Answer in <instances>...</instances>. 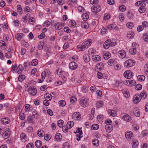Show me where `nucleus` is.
<instances>
[{
    "label": "nucleus",
    "instance_id": "obj_1",
    "mask_svg": "<svg viewBox=\"0 0 148 148\" xmlns=\"http://www.w3.org/2000/svg\"><path fill=\"white\" fill-rule=\"evenodd\" d=\"M92 43V40L89 39L84 42L82 44V46L78 48L81 49L82 51H84L86 49L88 48Z\"/></svg>",
    "mask_w": 148,
    "mask_h": 148
},
{
    "label": "nucleus",
    "instance_id": "obj_2",
    "mask_svg": "<svg viewBox=\"0 0 148 148\" xmlns=\"http://www.w3.org/2000/svg\"><path fill=\"white\" fill-rule=\"evenodd\" d=\"M135 63L133 60H128L125 61L124 63V66L126 67H129L133 66Z\"/></svg>",
    "mask_w": 148,
    "mask_h": 148
},
{
    "label": "nucleus",
    "instance_id": "obj_3",
    "mask_svg": "<svg viewBox=\"0 0 148 148\" xmlns=\"http://www.w3.org/2000/svg\"><path fill=\"white\" fill-rule=\"evenodd\" d=\"M121 115L122 119H124L125 121H126L130 122L132 120L131 116L126 113H122L121 114Z\"/></svg>",
    "mask_w": 148,
    "mask_h": 148
},
{
    "label": "nucleus",
    "instance_id": "obj_4",
    "mask_svg": "<svg viewBox=\"0 0 148 148\" xmlns=\"http://www.w3.org/2000/svg\"><path fill=\"white\" fill-rule=\"evenodd\" d=\"M81 106L83 107H87L88 105V99L87 98H82L79 101Z\"/></svg>",
    "mask_w": 148,
    "mask_h": 148
},
{
    "label": "nucleus",
    "instance_id": "obj_5",
    "mask_svg": "<svg viewBox=\"0 0 148 148\" xmlns=\"http://www.w3.org/2000/svg\"><path fill=\"white\" fill-rule=\"evenodd\" d=\"M27 91H28L29 93L33 96H34L36 95L37 93V90L34 86H30Z\"/></svg>",
    "mask_w": 148,
    "mask_h": 148
},
{
    "label": "nucleus",
    "instance_id": "obj_6",
    "mask_svg": "<svg viewBox=\"0 0 148 148\" xmlns=\"http://www.w3.org/2000/svg\"><path fill=\"white\" fill-rule=\"evenodd\" d=\"M91 10L93 12L97 13L100 11L101 8L99 5H94L92 6Z\"/></svg>",
    "mask_w": 148,
    "mask_h": 148
},
{
    "label": "nucleus",
    "instance_id": "obj_7",
    "mask_svg": "<svg viewBox=\"0 0 148 148\" xmlns=\"http://www.w3.org/2000/svg\"><path fill=\"white\" fill-rule=\"evenodd\" d=\"M69 68L70 69L72 70H75L78 67V65L77 63L75 62H71L69 65Z\"/></svg>",
    "mask_w": 148,
    "mask_h": 148
},
{
    "label": "nucleus",
    "instance_id": "obj_8",
    "mask_svg": "<svg viewBox=\"0 0 148 148\" xmlns=\"http://www.w3.org/2000/svg\"><path fill=\"white\" fill-rule=\"evenodd\" d=\"M81 115L78 112H75L73 113L72 115L73 119L75 120H78L81 118Z\"/></svg>",
    "mask_w": 148,
    "mask_h": 148
},
{
    "label": "nucleus",
    "instance_id": "obj_9",
    "mask_svg": "<svg viewBox=\"0 0 148 148\" xmlns=\"http://www.w3.org/2000/svg\"><path fill=\"white\" fill-rule=\"evenodd\" d=\"M124 75L127 79H130L132 76V73L129 70L125 71L124 73Z\"/></svg>",
    "mask_w": 148,
    "mask_h": 148
},
{
    "label": "nucleus",
    "instance_id": "obj_10",
    "mask_svg": "<svg viewBox=\"0 0 148 148\" xmlns=\"http://www.w3.org/2000/svg\"><path fill=\"white\" fill-rule=\"evenodd\" d=\"M118 56L121 58H124L126 56L125 52L123 50H120L118 52Z\"/></svg>",
    "mask_w": 148,
    "mask_h": 148
},
{
    "label": "nucleus",
    "instance_id": "obj_11",
    "mask_svg": "<svg viewBox=\"0 0 148 148\" xmlns=\"http://www.w3.org/2000/svg\"><path fill=\"white\" fill-rule=\"evenodd\" d=\"M141 99L140 97V95L138 94H137L134 96L133 97V101L134 103H137Z\"/></svg>",
    "mask_w": 148,
    "mask_h": 148
},
{
    "label": "nucleus",
    "instance_id": "obj_12",
    "mask_svg": "<svg viewBox=\"0 0 148 148\" xmlns=\"http://www.w3.org/2000/svg\"><path fill=\"white\" fill-rule=\"evenodd\" d=\"M10 132L8 130H6L5 131H3L2 132V135L3 138L5 139L8 138L10 135Z\"/></svg>",
    "mask_w": 148,
    "mask_h": 148
},
{
    "label": "nucleus",
    "instance_id": "obj_13",
    "mask_svg": "<svg viewBox=\"0 0 148 148\" xmlns=\"http://www.w3.org/2000/svg\"><path fill=\"white\" fill-rule=\"evenodd\" d=\"M125 136L126 138L131 139L133 137V134L132 132L128 131L125 133Z\"/></svg>",
    "mask_w": 148,
    "mask_h": 148
},
{
    "label": "nucleus",
    "instance_id": "obj_14",
    "mask_svg": "<svg viewBox=\"0 0 148 148\" xmlns=\"http://www.w3.org/2000/svg\"><path fill=\"white\" fill-rule=\"evenodd\" d=\"M92 60L95 61H99L101 60V57L98 55H94L92 56Z\"/></svg>",
    "mask_w": 148,
    "mask_h": 148
},
{
    "label": "nucleus",
    "instance_id": "obj_15",
    "mask_svg": "<svg viewBox=\"0 0 148 148\" xmlns=\"http://www.w3.org/2000/svg\"><path fill=\"white\" fill-rule=\"evenodd\" d=\"M105 127L106 130L108 131L109 132H111L113 129L112 125L110 124H108L106 125Z\"/></svg>",
    "mask_w": 148,
    "mask_h": 148
},
{
    "label": "nucleus",
    "instance_id": "obj_16",
    "mask_svg": "<svg viewBox=\"0 0 148 148\" xmlns=\"http://www.w3.org/2000/svg\"><path fill=\"white\" fill-rule=\"evenodd\" d=\"M110 41H109V40H107L104 43L103 46L105 49H107L110 47Z\"/></svg>",
    "mask_w": 148,
    "mask_h": 148
},
{
    "label": "nucleus",
    "instance_id": "obj_17",
    "mask_svg": "<svg viewBox=\"0 0 148 148\" xmlns=\"http://www.w3.org/2000/svg\"><path fill=\"white\" fill-rule=\"evenodd\" d=\"M21 140L22 142H25L27 141L26 134L24 133H21L20 135Z\"/></svg>",
    "mask_w": 148,
    "mask_h": 148
},
{
    "label": "nucleus",
    "instance_id": "obj_18",
    "mask_svg": "<svg viewBox=\"0 0 148 148\" xmlns=\"http://www.w3.org/2000/svg\"><path fill=\"white\" fill-rule=\"evenodd\" d=\"M108 111L111 116H114L116 115V112L114 110H109Z\"/></svg>",
    "mask_w": 148,
    "mask_h": 148
},
{
    "label": "nucleus",
    "instance_id": "obj_19",
    "mask_svg": "<svg viewBox=\"0 0 148 148\" xmlns=\"http://www.w3.org/2000/svg\"><path fill=\"white\" fill-rule=\"evenodd\" d=\"M142 6H141L138 9L139 12L141 13H143L145 11V9L144 7L145 6L146 4L144 3L142 4Z\"/></svg>",
    "mask_w": 148,
    "mask_h": 148
},
{
    "label": "nucleus",
    "instance_id": "obj_20",
    "mask_svg": "<svg viewBox=\"0 0 148 148\" xmlns=\"http://www.w3.org/2000/svg\"><path fill=\"white\" fill-rule=\"evenodd\" d=\"M136 50L134 46H132L131 49L129 50V52L132 55H134L136 53Z\"/></svg>",
    "mask_w": 148,
    "mask_h": 148
},
{
    "label": "nucleus",
    "instance_id": "obj_21",
    "mask_svg": "<svg viewBox=\"0 0 148 148\" xmlns=\"http://www.w3.org/2000/svg\"><path fill=\"white\" fill-rule=\"evenodd\" d=\"M9 119L8 118L6 119V118H2L1 120V122L3 124H8L9 123Z\"/></svg>",
    "mask_w": 148,
    "mask_h": 148
},
{
    "label": "nucleus",
    "instance_id": "obj_22",
    "mask_svg": "<svg viewBox=\"0 0 148 148\" xmlns=\"http://www.w3.org/2000/svg\"><path fill=\"white\" fill-rule=\"evenodd\" d=\"M84 59L86 62H88L89 61L90 58L88 54H85L84 56Z\"/></svg>",
    "mask_w": 148,
    "mask_h": 148
},
{
    "label": "nucleus",
    "instance_id": "obj_23",
    "mask_svg": "<svg viewBox=\"0 0 148 148\" xmlns=\"http://www.w3.org/2000/svg\"><path fill=\"white\" fill-rule=\"evenodd\" d=\"M23 35V34H17L15 36V38L18 40H20L22 38Z\"/></svg>",
    "mask_w": 148,
    "mask_h": 148
},
{
    "label": "nucleus",
    "instance_id": "obj_24",
    "mask_svg": "<svg viewBox=\"0 0 148 148\" xmlns=\"http://www.w3.org/2000/svg\"><path fill=\"white\" fill-rule=\"evenodd\" d=\"M140 95L141 99L142 98L143 99H145L147 97V94L144 91L142 92Z\"/></svg>",
    "mask_w": 148,
    "mask_h": 148
},
{
    "label": "nucleus",
    "instance_id": "obj_25",
    "mask_svg": "<svg viewBox=\"0 0 148 148\" xmlns=\"http://www.w3.org/2000/svg\"><path fill=\"white\" fill-rule=\"evenodd\" d=\"M81 26L82 28L86 29L88 27L89 25L87 22L85 21H84L83 23H82Z\"/></svg>",
    "mask_w": 148,
    "mask_h": 148
},
{
    "label": "nucleus",
    "instance_id": "obj_26",
    "mask_svg": "<svg viewBox=\"0 0 148 148\" xmlns=\"http://www.w3.org/2000/svg\"><path fill=\"white\" fill-rule=\"evenodd\" d=\"M82 17L84 21H87L89 18L88 15L86 13L83 14Z\"/></svg>",
    "mask_w": 148,
    "mask_h": 148
},
{
    "label": "nucleus",
    "instance_id": "obj_27",
    "mask_svg": "<svg viewBox=\"0 0 148 148\" xmlns=\"http://www.w3.org/2000/svg\"><path fill=\"white\" fill-rule=\"evenodd\" d=\"M132 147L135 148L137 147L138 145V142L137 140H133L132 142Z\"/></svg>",
    "mask_w": 148,
    "mask_h": 148
},
{
    "label": "nucleus",
    "instance_id": "obj_28",
    "mask_svg": "<svg viewBox=\"0 0 148 148\" xmlns=\"http://www.w3.org/2000/svg\"><path fill=\"white\" fill-rule=\"evenodd\" d=\"M42 142L40 140H36L35 143L36 146L38 148H39L42 145Z\"/></svg>",
    "mask_w": 148,
    "mask_h": 148
},
{
    "label": "nucleus",
    "instance_id": "obj_29",
    "mask_svg": "<svg viewBox=\"0 0 148 148\" xmlns=\"http://www.w3.org/2000/svg\"><path fill=\"white\" fill-rule=\"evenodd\" d=\"M134 33L132 32H130L127 34V36L129 38H132L134 36Z\"/></svg>",
    "mask_w": 148,
    "mask_h": 148
},
{
    "label": "nucleus",
    "instance_id": "obj_30",
    "mask_svg": "<svg viewBox=\"0 0 148 148\" xmlns=\"http://www.w3.org/2000/svg\"><path fill=\"white\" fill-rule=\"evenodd\" d=\"M115 60L114 59H111L109 60L108 62V65L110 66L113 65L114 63Z\"/></svg>",
    "mask_w": 148,
    "mask_h": 148
},
{
    "label": "nucleus",
    "instance_id": "obj_31",
    "mask_svg": "<svg viewBox=\"0 0 148 148\" xmlns=\"http://www.w3.org/2000/svg\"><path fill=\"white\" fill-rule=\"evenodd\" d=\"M137 79L139 81H143L145 79V77L143 75H139L137 77Z\"/></svg>",
    "mask_w": 148,
    "mask_h": 148
},
{
    "label": "nucleus",
    "instance_id": "obj_32",
    "mask_svg": "<svg viewBox=\"0 0 148 148\" xmlns=\"http://www.w3.org/2000/svg\"><path fill=\"white\" fill-rule=\"evenodd\" d=\"M74 125V123L72 121H71L68 122L67 124V126L69 128H70L72 127Z\"/></svg>",
    "mask_w": 148,
    "mask_h": 148
},
{
    "label": "nucleus",
    "instance_id": "obj_33",
    "mask_svg": "<svg viewBox=\"0 0 148 148\" xmlns=\"http://www.w3.org/2000/svg\"><path fill=\"white\" fill-rule=\"evenodd\" d=\"M54 26H56V29L57 30H60L63 26V25H61L59 23H57L56 24H55Z\"/></svg>",
    "mask_w": 148,
    "mask_h": 148
},
{
    "label": "nucleus",
    "instance_id": "obj_34",
    "mask_svg": "<svg viewBox=\"0 0 148 148\" xmlns=\"http://www.w3.org/2000/svg\"><path fill=\"white\" fill-rule=\"evenodd\" d=\"M134 114L136 117H139L140 115V113L139 110H138L135 109L133 112Z\"/></svg>",
    "mask_w": 148,
    "mask_h": 148
},
{
    "label": "nucleus",
    "instance_id": "obj_35",
    "mask_svg": "<svg viewBox=\"0 0 148 148\" xmlns=\"http://www.w3.org/2000/svg\"><path fill=\"white\" fill-rule=\"evenodd\" d=\"M111 57V54L109 53H106L103 55L104 58L107 60Z\"/></svg>",
    "mask_w": 148,
    "mask_h": 148
},
{
    "label": "nucleus",
    "instance_id": "obj_36",
    "mask_svg": "<svg viewBox=\"0 0 148 148\" xmlns=\"http://www.w3.org/2000/svg\"><path fill=\"white\" fill-rule=\"evenodd\" d=\"M38 64V60L36 59L33 60L31 62V64L33 66H36Z\"/></svg>",
    "mask_w": 148,
    "mask_h": 148
},
{
    "label": "nucleus",
    "instance_id": "obj_37",
    "mask_svg": "<svg viewBox=\"0 0 148 148\" xmlns=\"http://www.w3.org/2000/svg\"><path fill=\"white\" fill-rule=\"evenodd\" d=\"M38 113L35 110L33 111L32 113V117L34 119H37Z\"/></svg>",
    "mask_w": 148,
    "mask_h": 148
},
{
    "label": "nucleus",
    "instance_id": "obj_38",
    "mask_svg": "<svg viewBox=\"0 0 148 148\" xmlns=\"http://www.w3.org/2000/svg\"><path fill=\"white\" fill-rule=\"evenodd\" d=\"M55 138L57 140H58L61 139L62 136L59 133H57L55 136Z\"/></svg>",
    "mask_w": 148,
    "mask_h": 148
},
{
    "label": "nucleus",
    "instance_id": "obj_39",
    "mask_svg": "<svg viewBox=\"0 0 148 148\" xmlns=\"http://www.w3.org/2000/svg\"><path fill=\"white\" fill-rule=\"evenodd\" d=\"M144 70L145 73L148 75V63L144 65Z\"/></svg>",
    "mask_w": 148,
    "mask_h": 148
},
{
    "label": "nucleus",
    "instance_id": "obj_40",
    "mask_svg": "<svg viewBox=\"0 0 148 148\" xmlns=\"http://www.w3.org/2000/svg\"><path fill=\"white\" fill-rule=\"evenodd\" d=\"M103 105V102L102 101H98L96 103L97 107L99 108L102 107Z\"/></svg>",
    "mask_w": 148,
    "mask_h": 148
},
{
    "label": "nucleus",
    "instance_id": "obj_41",
    "mask_svg": "<svg viewBox=\"0 0 148 148\" xmlns=\"http://www.w3.org/2000/svg\"><path fill=\"white\" fill-rule=\"evenodd\" d=\"M64 121L62 120H59L58 122V125L60 127H62L63 125L64 124Z\"/></svg>",
    "mask_w": 148,
    "mask_h": 148
},
{
    "label": "nucleus",
    "instance_id": "obj_42",
    "mask_svg": "<svg viewBox=\"0 0 148 148\" xmlns=\"http://www.w3.org/2000/svg\"><path fill=\"white\" fill-rule=\"evenodd\" d=\"M99 127V125L97 124H93L91 126V129L94 130H97Z\"/></svg>",
    "mask_w": 148,
    "mask_h": 148
},
{
    "label": "nucleus",
    "instance_id": "obj_43",
    "mask_svg": "<svg viewBox=\"0 0 148 148\" xmlns=\"http://www.w3.org/2000/svg\"><path fill=\"white\" fill-rule=\"evenodd\" d=\"M119 9L121 12L125 11L126 9V7L125 5H123L119 7Z\"/></svg>",
    "mask_w": 148,
    "mask_h": 148
},
{
    "label": "nucleus",
    "instance_id": "obj_44",
    "mask_svg": "<svg viewBox=\"0 0 148 148\" xmlns=\"http://www.w3.org/2000/svg\"><path fill=\"white\" fill-rule=\"evenodd\" d=\"M22 66L19 65L17 68V72L18 74L21 73L22 71Z\"/></svg>",
    "mask_w": 148,
    "mask_h": 148
},
{
    "label": "nucleus",
    "instance_id": "obj_45",
    "mask_svg": "<svg viewBox=\"0 0 148 148\" xmlns=\"http://www.w3.org/2000/svg\"><path fill=\"white\" fill-rule=\"evenodd\" d=\"M25 76L23 75H20L18 77V80L20 81H23L24 79L25 78Z\"/></svg>",
    "mask_w": 148,
    "mask_h": 148
},
{
    "label": "nucleus",
    "instance_id": "obj_46",
    "mask_svg": "<svg viewBox=\"0 0 148 148\" xmlns=\"http://www.w3.org/2000/svg\"><path fill=\"white\" fill-rule=\"evenodd\" d=\"M116 27L113 24L109 25L107 27L108 29H109L110 30H112L113 29H114Z\"/></svg>",
    "mask_w": 148,
    "mask_h": 148
},
{
    "label": "nucleus",
    "instance_id": "obj_47",
    "mask_svg": "<svg viewBox=\"0 0 148 148\" xmlns=\"http://www.w3.org/2000/svg\"><path fill=\"white\" fill-rule=\"evenodd\" d=\"M44 44L43 42H40L38 45V49L39 50H42L43 48Z\"/></svg>",
    "mask_w": 148,
    "mask_h": 148
},
{
    "label": "nucleus",
    "instance_id": "obj_48",
    "mask_svg": "<svg viewBox=\"0 0 148 148\" xmlns=\"http://www.w3.org/2000/svg\"><path fill=\"white\" fill-rule=\"evenodd\" d=\"M119 18L121 21H123L124 19V15L123 14H121L119 15Z\"/></svg>",
    "mask_w": 148,
    "mask_h": 148
},
{
    "label": "nucleus",
    "instance_id": "obj_49",
    "mask_svg": "<svg viewBox=\"0 0 148 148\" xmlns=\"http://www.w3.org/2000/svg\"><path fill=\"white\" fill-rule=\"evenodd\" d=\"M92 142L94 145L97 146L99 145V141L97 139L93 140H92Z\"/></svg>",
    "mask_w": 148,
    "mask_h": 148
},
{
    "label": "nucleus",
    "instance_id": "obj_50",
    "mask_svg": "<svg viewBox=\"0 0 148 148\" xmlns=\"http://www.w3.org/2000/svg\"><path fill=\"white\" fill-rule=\"evenodd\" d=\"M127 16L129 19H131L133 17V15L132 12H127Z\"/></svg>",
    "mask_w": 148,
    "mask_h": 148
},
{
    "label": "nucleus",
    "instance_id": "obj_51",
    "mask_svg": "<svg viewBox=\"0 0 148 148\" xmlns=\"http://www.w3.org/2000/svg\"><path fill=\"white\" fill-rule=\"evenodd\" d=\"M62 130L64 132H68L69 127H68L67 125L66 126H62Z\"/></svg>",
    "mask_w": 148,
    "mask_h": 148
},
{
    "label": "nucleus",
    "instance_id": "obj_52",
    "mask_svg": "<svg viewBox=\"0 0 148 148\" xmlns=\"http://www.w3.org/2000/svg\"><path fill=\"white\" fill-rule=\"evenodd\" d=\"M59 104L62 106H64L66 105L65 101L63 100H61L59 102Z\"/></svg>",
    "mask_w": 148,
    "mask_h": 148
},
{
    "label": "nucleus",
    "instance_id": "obj_53",
    "mask_svg": "<svg viewBox=\"0 0 148 148\" xmlns=\"http://www.w3.org/2000/svg\"><path fill=\"white\" fill-rule=\"evenodd\" d=\"M51 135L46 134L45 135L44 139L46 140H48L51 138Z\"/></svg>",
    "mask_w": 148,
    "mask_h": 148
},
{
    "label": "nucleus",
    "instance_id": "obj_54",
    "mask_svg": "<svg viewBox=\"0 0 148 148\" xmlns=\"http://www.w3.org/2000/svg\"><path fill=\"white\" fill-rule=\"evenodd\" d=\"M144 40L146 41H148V33H145L143 37Z\"/></svg>",
    "mask_w": 148,
    "mask_h": 148
},
{
    "label": "nucleus",
    "instance_id": "obj_55",
    "mask_svg": "<svg viewBox=\"0 0 148 148\" xmlns=\"http://www.w3.org/2000/svg\"><path fill=\"white\" fill-rule=\"evenodd\" d=\"M6 43H5L4 41L1 40L0 41V47H1V48H3L6 45Z\"/></svg>",
    "mask_w": 148,
    "mask_h": 148
},
{
    "label": "nucleus",
    "instance_id": "obj_56",
    "mask_svg": "<svg viewBox=\"0 0 148 148\" xmlns=\"http://www.w3.org/2000/svg\"><path fill=\"white\" fill-rule=\"evenodd\" d=\"M27 121L30 123H33L34 122L33 119L32 118L31 116L29 115L27 118Z\"/></svg>",
    "mask_w": 148,
    "mask_h": 148
},
{
    "label": "nucleus",
    "instance_id": "obj_57",
    "mask_svg": "<svg viewBox=\"0 0 148 148\" xmlns=\"http://www.w3.org/2000/svg\"><path fill=\"white\" fill-rule=\"evenodd\" d=\"M64 30L65 32L68 33H70L71 32L70 29L67 27H66L64 28Z\"/></svg>",
    "mask_w": 148,
    "mask_h": 148
},
{
    "label": "nucleus",
    "instance_id": "obj_58",
    "mask_svg": "<svg viewBox=\"0 0 148 148\" xmlns=\"http://www.w3.org/2000/svg\"><path fill=\"white\" fill-rule=\"evenodd\" d=\"M71 26L73 28L75 27L76 26V23L74 20H71Z\"/></svg>",
    "mask_w": 148,
    "mask_h": 148
},
{
    "label": "nucleus",
    "instance_id": "obj_59",
    "mask_svg": "<svg viewBox=\"0 0 148 148\" xmlns=\"http://www.w3.org/2000/svg\"><path fill=\"white\" fill-rule=\"evenodd\" d=\"M142 88V85L140 84H138L136 85L135 89L137 90H141Z\"/></svg>",
    "mask_w": 148,
    "mask_h": 148
},
{
    "label": "nucleus",
    "instance_id": "obj_60",
    "mask_svg": "<svg viewBox=\"0 0 148 148\" xmlns=\"http://www.w3.org/2000/svg\"><path fill=\"white\" fill-rule=\"evenodd\" d=\"M19 116L20 119L21 120H24L25 118L24 113H20L19 114Z\"/></svg>",
    "mask_w": 148,
    "mask_h": 148
},
{
    "label": "nucleus",
    "instance_id": "obj_61",
    "mask_svg": "<svg viewBox=\"0 0 148 148\" xmlns=\"http://www.w3.org/2000/svg\"><path fill=\"white\" fill-rule=\"evenodd\" d=\"M28 16H29V14H27L25 16L23 17V21L24 22L26 23L27 22V18Z\"/></svg>",
    "mask_w": 148,
    "mask_h": 148
},
{
    "label": "nucleus",
    "instance_id": "obj_62",
    "mask_svg": "<svg viewBox=\"0 0 148 148\" xmlns=\"http://www.w3.org/2000/svg\"><path fill=\"white\" fill-rule=\"evenodd\" d=\"M128 81L129 83L130 86H133L134 85H135L136 84V82L135 81H130L129 80H128Z\"/></svg>",
    "mask_w": 148,
    "mask_h": 148
},
{
    "label": "nucleus",
    "instance_id": "obj_63",
    "mask_svg": "<svg viewBox=\"0 0 148 148\" xmlns=\"http://www.w3.org/2000/svg\"><path fill=\"white\" fill-rule=\"evenodd\" d=\"M50 25V22L48 21H46L43 24V26L48 27Z\"/></svg>",
    "mask_w": 148,
    "mask_h": 148
},
{
    "label": "nucleus",
    "instance_id": "obj_64",
    "mask_svg": "<svg viewBox=\"0 0 148 148\" xmlns=\"http://www.w3.org/2000/svg\"><path fill=\"white\" fill-rule=\"evenodd\" d=\"M34 144L32 143L28 144L26 146V148H33Z\"/></svg>",
    "mask_w": 148,
    "mask_h": 148
}]
</instances>
